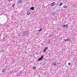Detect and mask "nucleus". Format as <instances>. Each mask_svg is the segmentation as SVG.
Instances as JSON below:
<instances>
[{"label": "nucleus", "mask_w": 77, "mask_h": 77, "mask_svg": "<svg viewBox=\"0 0 77 77\" xmlns=\"http://www.w3.org/2000/svg\"><path fill=\"white\" fill-rule=\"evenodd\" d=\"M6 71V69H4L2 70V72H5Z\"/></svg>", "instance_id": "11"}, {"label": "nucleus", "mask_w": 77, "mask_h": 77, "mask_svg": "<svg viewBox=\"0 0 77 77\" xmlns=\"http://www.w3.org/2000/svg\"><path fill=\"white\" fill-rule=\"evenodd\" d=\"M30 10H32V11H33L34 10V7H32L30 8Z\"/></svg>", "instance_id": "10"}, {"label": "nucleus", "mask_w": 77, "mask_h": 77, "mask_svg": "<svg viewBox=\"0 0 77 77\" xmlns=\"http://www.w3.org/2000/svg\"><path fill=\"white\" fill-rule=\"evenodd\" d=\"M22 2V0H18V3H21Z\"/></svg>", "instance_id": "9"}, {"label": "nucleus", "mask_w": 77, "mask_h": 77, "mask_svg": "<svg viewBox=\"0 0 77 77\" xmlns=\"http://www.w3.org/2000/svg\"><path fill=\"white\" fill-rule=\"evenodd\" d=\"M42 28L41 29H40L38 30V32H41V30H42Z\"/></svg>", "instance_id": "14"}, {"label": "nucleus", "mask_w": 77, "mask_h": 77, "mask_svg": "<svg viewBox=\"0 0 77 77\" xmlns=\"http://www.w3.org/2000/svg\"><path fill=\"white\" fill-rule=\"evenodd\" d=\"M70 64H71V63H68V65H70Z\"/></svg>", "instance_id": "19"}, {"label": "nucleus", "mask_w": 77, "mask_h": 77, "mask_svg": "<svg viewBox=\"0 0 77 77\" xmlns=\"http://www.w3.org/2000/svg\"><path fill=\"white\" fill-rule=\"evenodd\" d=\"M16 77H18V76H17Z\"/></svg>", "instance_id": "24"}, {"label": "nucleus", "mask_w": 77, "mask_h": 77, "mask_svg": "<svg viewBox=\"0 0 77 77\" xmlns=\"http://www.w3.org/2000/svg\"><path fill=\"white\" fill-rule=\"evenodd\" d=\"M5 51L4 50H2V52H3V51Z\"/></svg>", "instance_id": "21"}, {"label": "nucleus", "mask_w": 77, "mask_h": 77, "mask_svg": "<svg viewBox=\"0 0 77 77\" xmlns=\"http://www.w3.org/2000/svg\"><path fill=\"white\" fill-rule=\"evenodd\" d=\"M50 36H51V37H52L53 36V35L51 34L50 35Z\"/></svg>", "instance_id": "18"}, {"label": "nucleus", "mask_w": 77, "mask_h": 77, "mask_svg": "<svg viewBox=\"0 0 77 77\" xmlns=\"http://www.w3.org/2000/svg\"><path fill=\"white\" fill-rule=\"evenodd\" d=\"M63 27H66L67 29H68V24H66L65 25H63Z\"/></svg>", "instance_id": "3"}, {"label": "nucleus", "mask_w": 77, "mask_h": 77, "mask_svg": "<svg viewBox=\"0 0 77 77\" xmlns=\"http://www.w3.org/2000/svg\"><path fill=\"white\" fill-rule=\"evenodd\" d=\"M18 36H20V35L19 34V35H18Z\"/></svg>", "instance_id": "22"}, {"label": "nucleus", "mask_w": 77, "mask_h": 77, "mask_svg": "<svg viewBox=\"0 0 77 77\" xmlns=\"http://www.w3.org/2000/svg\"><path fill=\"white\" fill-rule=\"evenodd\" d=\"M71 41V39L69 38H67L66 39H64V42H66V41Z\"/></svg>", "instance_id": "1"}, {"label": "nucleus", "mask_w": 77, "mask_h": 77, "mask_svg": "<svg viewBox=\"0 0 77 77\" xmlns=\"http://www.w3.org/2000/svg\"><path fill=\"white\" fill-rule=\"evenodd\" d=\"M48 49V47L45 48L44 49L43 51V52H45L46 50Z\"/></svg>", "instance_id": "6"}, {"label": "nucleus", "mask_w": 77, "mask_h": 77, "mask_svg": "<svg viewBox=\"0 0 77 77\" xmlns=\"http://www.w3.org/2000/svg\"><path fill=\"white\" fill-rule=\"evenodd\" d=\"M55 12H54L52 13V15H53V16H54V15H55Z\"/></svg>", "instance_id": "12"}, {"label": "nucleus", "mask_w": 77, "mask_h": 77, "mask_svg": "<svg viewBox=\"0 0 77 77\" xmlns=\"http://www.w3.org/2000/svg\"><path fill=\"white\" fill-rule=\"evenodd\" d=\"M44 57V56L42 55L41 56L40 58H39L38 60V61H40V60H41L42 59H43Z\"/></svg>", "instance_id": "2"}, {"label": "nucleus", "mask_w": 77, "mask_h": 77, "mask_svg": "<svg viewBox=\"0 0 77 77\" xmlns=\"http://www.w3.org/2000/svg\"><path fill=\"white\" fill-rule=\"evenodd\" d=\"M61 5H62V3H60V4L59 5L60 6Z\"/></svg>", "instance_id": "15"}, {"label": "nucleus", "mask_w": 77, "mask_h": 77, "mask_svg": "<svg viewBox=\"0 0 77 77\" xmlns=\"http://www.w3.org/2000/svg\"><path fill=\"white\" fill-rule=\"evenodd\" d=\"M55 5H56V3H55V2H54L51 4V6H54Z\"/></svg>", "instance_id": "5"}, {"label": "nucleus", "mask_w": 77, "mask_h": 77, "mask_svg": "<svg viewBox=\"0 0 77 77\" xmlns=\"http://www.w3.org/2000/svg\"><path fill=\"white\" fill-rule=\"evenodd\" d=\"M16 24H17V23H16Z\"/></svg>", "instance_id": "23"}, {"label": "nucleus", "mask_w": 77, "mask_h": 77, "mask_svg": "<svg viewBox=\"0 0 77 77\" xmlns=\"http://www.w3.org/2000/svg\"><path fill=\"white\" fill-rule=\"evenodd\" d=\"M33 69H36V67H33Z\"/></svg>", "instance_id": "16"}, {"label": "nucleus", "mask_w": 77, "mask_h": 77, "mask_svg": "<svg viewBox=\"0 0 77 77\" xmlns=\"http://www.w3.org/2000/svg\"><path fill=\"white\" fill-rule=\"evenodd\" d=\"M63 8L64 9H67V8H68V7L66 5H64L63 6Z\"/></svg>", "instance_id": "7"}, {"label": "nucleus", "mask_w": 77, "mask_h": 77, "mask_svg": "<svg viewBox=\"0 0 77 77\" xmlns=\"http://www.w3.org/2000/svg\"><path fill=\"white\" fill-rule=\"evenodd\" d=\"M14 6H15V4L13 5H12V7H14Z\"/></svg>", "instance_id": "20"}, {"label": "nucleus", "mask_w": 77, "mask_h": 77, "mask_svg": "<svg viewBox=\"0 0 77 77\" xmlns=\"http://www.w3.org/2000/svg\"><path fill=\"white\" fill-rule=\"evenodd\" d=\"M52 65H54V66H56V62H54L52 63Z\"/></svg>", "instance_id": "8"}, {"label": "nucleus", "mask_w": 77, "mask_h": 77, "mask_svg": "<svg viewBox=\"0 0 77 77\" xmlns=\"http://www.w3.org/2000/svg\"><path fill=\"white\" fill-rule=\"evenodd\" d=\"M30 12H27V15H29L30 14Z\"/></svg>", "instance_id": "13"}, {"label": "nucleus", "mask_w": 77, "mask_h": 77, "mask_svg": "<svg viewBox=\"0 0 77 77\" xmlns=\"http://www.w3.org/2000/svg\"><path fill=\"white\" fill-rule=\"evenodd\" d=\"M23 34L24 35H28V34H29V32L26 31V32H25L23 33Z\"/></svg>", "instance_id": "4"}, {"label": "nucleus", "mask_w": 77, "mask_h": 77, "mask_svg": "<svg viewBox=\"0 0 77 77\" xmlns=\"http://www.w3.org/2000/svg\"><path fill=\"white\" fill-rule=\"evenodd\" d=\"M8 2H11L12 0H8Z\"/></svg>", "instance_id": "17"}]
</instances>
